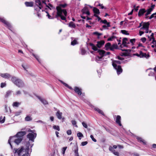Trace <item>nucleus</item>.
<instances>
[{
  "label": "nucleus",
  "mask_w": 156,
  "mask_h": 156,
  "mask_svg": "<svg viewBox=\"0 0 156 156\" xmlns=\"http://www.w3.org/2000/svg\"><path fill=\"white\" fill-rule=\"evenodd\" d=\"M12 81L17 86L19 87H21L24 86V83L20 79L16 77L13 76L11 78Z\"/></svg>",
  "instance_id": "f257e3e1"
},
{
  "label": "nucleus",
  "mask_w": 156,
  "mask_h": 156,
  "mask_svg": "<svg viewBox=\"0 0 156 156\" xmlns=\"http://www.w3.org/2000/svg\"><path fill=\"white\" fill-rule=\"evenodd\" d=\"M37 136V134L34 133V134L32 133H29L27 136V138H29L30 140L32 141H34L35 138Z\"/></svg>",
  "instance_id": "f03ea898"
},
{
  "label": "nucleus",
  "mask_w": 156,
  "mask_h": 156,
  "mask_svg": "<svg viewBox=\"0 0 156 156\" xmlns=\"http://www.w3.org/2000/svg\"><path fill=\"white\" fill-rule=\"evenodd\" d=\"M14 150L15 151V153H17L18 156H20L21 153H22L25 151V149H24L23 147L22 146L20 149L14 148Z\"/></svg>",
  "instance_id": "7ed1b4c3"
},
{
  "label": "nucleus",
  "mask_w": 156,
  "mask_h": 156,
  "mask_svg": "<svg viewBox=\"0 0 156 156\" xmlns=\"http://www.w3.org/2000/svg\"><path fill=\"white\" fill-rule=\"evenodd\" d=\"M56 9L57 10V14L55 16V18H58V16H61V15L62 14L63 9H62L60 8L59 7H56Z\"/></svg>",
  "instance_id": "20e7f679"
},
{
  "label": "nucleus",
  "mask_w": 156,
  "mask_h": 156,
  "mask_svg": "<svg viewBox=\"0 0 156 156\" xmlns=\"http://www.w3.org/2000/svg\"><path fill=\"white\" fill-rule=\"evenodd\" d=\"M16 137V136H15V135L13 136H10L8 140V143L10 144L12 149V146L11 144V142H12L15 143V139Z\"/></svg>",
  "instance_id": "39448f33"
},
{
  "label": "nucleus",
  "mask_w": 156,
  "mask_h": 156,
  "mask_svg": "<svg viewBox=\"0 0 156 156\" xmlns=\"http://www.w3.org/2000/svg\"><path fill=\"white\" fill-rule=\"evenodd\" d=\"M26 133L25 131H20L15 135V136H16V137L21 138L23 139V137L26 135Z\"/></svg>",
  "instance_id": "423d86ee"
},
{
  "label": "nucleus",
  "mask_w": 156,
  "mask_h": 156,
  "mask_svg": "<svg viewBox=\"0 0 156 156\" xmlns=\"http://www.w3.org/2000/svg\"><path fill=\"white\" fill-rule=\"evenodd\" d=\"M75 92L78 95H81L82 94V89L77 87H75L73 89Z\"/></svg>",
  "instance_id": "0eeeda50"
},
{
  "label": "nucleus",
  "mask_w": 156,
  "mask_h": 156,
  "mask_svg": "<svg viewBox=\"0 0 156 156\" xmlns=\"http://www.w3.org/2000/svg\"><path fill=\"white\" fill-rule=\"evenodd\" d=\"M109 150L113 153L115 155L117 156H120V154L119 153L115 151L113 149V148L112 147L110 146L109 147Z\"/></svg>",
  "instance_id": "6e6552de"
},
{
  "label": "nucleus",
  "mask_w": 156,
  "mask_h": 156,
  "mask_svg": "<svg viewBox=\"0 0 156 156\" xmlns=\"http://www.w3.org/2000/svg\"><path fill=\"white\" fill-rule=\"evenodd\" d=\"M121 117L119 115H118L116 116L115 122L116 123L119 125L120 126H121L122 125L121 122Z\"/></svg>",
  "instance_id": "1a4fd4ad"
},
{
  "label": "nucleus",
  "mask_w": 156,
  "mask_h": 156,
  "mask_svg": "<svg viewBox=\"0 0 156 156\" xmlns=\"http://www.w3.org/2000/svg\"><path fill=\"white\" fill-rule=\"evenodd\" d=\"M146 12L145 9H141L139 10L138 13V16L139 17L142 16Z\"/></svg>",
  "instance_id": "9d476101"
},
{
  "label": "nucleus",
  "mask_w": 156,
  "mask_h": 156,
  "mask_svg": "<svg viewBox=\"0 0 156 156\" xmlns=\"http://www.w3.org/2000/svg\"><path fill=\"white\" fill-rule=\"evenodd\" d=\"M150 24L149 22L144 23L142 27L140 28V30L149 29Z\"/></svg>",
  "instance_id": "9b49d317"
},
{
  "label": "nucleus",
  "mask_w": 156,
  "mask_h": 156,
  "mask_svg": "<svg viewBox=\"0 0 156 156\" xmlns=\"http://www.w3.org/2000/svg\"><path fill=\"white\" fill-rule=\"evenodd\" d=\"M35 4L40 9H41L43 8V6L40 0H36L35 1Z\"/></svg>",
  "instance_id": "f8f14e48"
},
{
  "label": "nucleus",
  "mask_w": 156,
  "mask_h": 156,
  "mask_svg": "<svg viewBox=\"0 0 156 156\" xmlns=\"http://www.w3.org/2000/svg\"><path fill=\"white\" fill-rule=\"evenodd\" d=\"M117 71V73L118 75L120 74L122 72V69L120 65L117 66L115 68H114Z\"/></svg>",
  "instance_id": "ddd939ff"
},
{
  "label": "nucleus",
  "mask_w": 156,
  "mask_h": 156,
  "mask_svg": "<svg viewBox=\"0 0 156 156\" xmlns=\"http://www.w3.org/2000/svg\"><path fill=\"white\" fill-rule=\"evenodd\" d=\"M105 42L104 40H101L97 42L96 46L98 48H100L103 45H104Z\"/></svg>",
  "instance_id": "4468645a"
},
{
  "label": "nucleus",
  "mask_w": 156,
  "mask_h": 156,
  "mask_svg": "<svg viewBox=\"0 0 156 156\" xmlns=\"http://www.w3.org/2000/svg\"><path fill=\"white\" fill-rule=\"evenodd\" d=\"M121 62L120 61L118 60H114L112 62V65L114 68H115L117 67V64H120Z\"/></svg>",
  "instance_id": "2eb2a0df"
},
{
  "label": "nucleus",
  "mask_w": 156,
  "mask_h": 156,
  "mask_svg": "<svg viewBox=\"0 0 156 156\" xmlns=\"http://www.w3.org/2000/svg\"><path fill=\"white\" fill-rule=\"evenodd\" d=\"M115 49H119L118 46L117 44H113L112 45H111L110 50L114 51Z\"/></svg>",
  "instance_id": "dca6fc26"
},
{
  "label": "nucleus",
  "mask_w": 156,
  "mask_h": 156,
  "mask_svg": "<svg viewBox=\"0 0 156 156\" xmlns=\"http://www.w3.org/2000/svg\"><path fill=\"white\" fill-rule=\"evenodd\" d=\"M111 47V43L109 42H108L105 44L104 47V49L106 51L108 50L109 49L110 50Z\"/></svg>",
  "instance_id": "f3484780"
},
{
  "label": "nucleus",
  "mask_w": 156,
  "mask_h": 156,
  "mask_svg": "<svg viewBox=\"0 0 156 156\" xmlns=\"http://www.w3.org/2000/svg\"><path fill=\"white\" fill-rule=\"evenodd\" d=\"M136 138L138 142L143 143L144 145L146 144V142L141 137L137 136L136 137Z\"/></svg>",
  "instance_id": "a211bd4d"
},
{
  "label": "nucleus",
  "mask_w": 156,
  "mask_h": 156,
  "mask_svg": "<svg viewBox=\"0 0 156 156\" xmlns=\"http://www.w3.org/2000/svg\"><path fill=\"white\" fill-rule=\"evenodd\" d=\"M25 5L27 7H32L33 6L34 3L32 2H25Z\"/></svg>",
  "instance_id": "6ab92c4d"
},
{
  "label": "nucleus",
  "mask_w": 156,
  "mask_h": 156,
  "mask_svg": "<svg viewBox=\"0 0 156 156\" xmlns=\"http://www.w3.org/2000/svg\"><path fill=\"white\" fill-rule=\"evenodd\" d=\"M37 97L45 105L48 104L47 101L45 99L42 98L39 96H37Z\"/></svg>",
  "instance_id": "aec40b11"
},
{
  "label": "nucleus",
  "mask_w": 156,
  "mask_h": 156,
  "mask_svg": "<svg viewBox=\"0 0 156 156\" xmlns=\"http://www.w3.org/2000/svg\"><path fill=\"white\" fill-rule=\"evenodd\" d=\"M94 110L95 111L98 112L99 114H101L104 116L105 115V114H104L103 111L101 110V109H99L97 107L95 108H94Z\"/></svg>",
  "instance_id": "412c9836"
},
{
  "label": "nucleus",
  "mask_w": 156,
  "mask_h": 156,
  "mask_svg": "<svg viewBox=\"0 0 156 156\" xmlns=\"http://www.w3.org/2000/svg\"><path fill=\"white\" fill-rule=\"evenodd\" d=\"M92 47V49L94 50L95 51H98V49L94 45L93 43H90L89 44Z\"/></svg>",
  "instance_id": "4be33fe9"
},
{
  "label": "nucleus",
  "mask_w": 156,
  "mask_h": 156,
  "mask_svg": "<svg viewBox=\"0 0 156 156\" xmlns=\"http://www.w3.org/2000/svg\"><path fill=\"white\" fill-rule=\"evenodd\" d=\"M0 22H2L8 26L10 25L9 23L3 18L0 17Z\"/></svg>",
  "instance_id": "5701e85b"
},
{
  "label": "nucleus",
  "mask_w": 156,
  "mask_h": 156,
  "mask_svg": "<svg viewBox=\"0 0 156 156\" xmlns=\"http://www.w3.org/2000/svg\"><path fill=\"white\" fill-rule=\"evenodd\" d=\"M1 76L2 77L6 79L9 78L11 76L10 75L7 73L1 74Z\"/></svg>",
  "instance_id": "b1692460"
},
{
  "label": "nucleus",
  "mask_w": 156,
  "mask_h": 156,
  "mask_svg": "<svg viewBox=\"0 0 156 156\" xmlns=\"http://www.w3.org/2000/svg\"><path fill=\"white\" fill-rule=\"evenodd\" d=\"M12 91L10 90H9L7 91L6 92V94L5 95V98H8L11 95V94L12 92Z\"/></svg>",
  "instance_id": "393cba45"
},
{
  "label": "nucleus",
  "mask_w": 156,
  "mask_h": 156,
  "mask_svg": "<svg viewBox=\"0 0 156 156\" xmlns=\"http://www.w3.org/2000/svg\"><path fill=\"white\" fill-rule=\"evenodd\" d=\"M94 13L95 14L99 15L100 14V12L98 9L96 7H94L93 9Z\"/></svg>",
  "instance_id": "a878e982"
},
{
  "label": "nucleus",
  "mask_w": 156,
  "mask_h": 156,
  "mask_svg": "<svg viewBox=\"0 0 156 156\" xmlns=\"http://www.w3.org/2000/svg\"><path fill=\"white\" fill-rule=\"evenodd\" d=\"M15 139V143L18 145L20 143L22 140V139L21 138L17 137Z\"/></svg>",
  "instance_id": "bb28decb"
},
{
  "label": "nucleus",
  "mask_w": 156,
  "mask_h": 156,
  "mask_svg": "<svg viewBox=\"0 0 156 156\" xmlns=\"http://www.w3.org/2000/svg\"><path fill=\"white\" fill-rule=\"evenodd\" d=\"M127 41H128V39L127 38L125 37L123 38L122 41V44L124 47H127V45H126L127 42H126Z\"/></svg>",
  "instance_id": "cd10ccee"
},
{
  "label": "nucleus",
  "mask_w": 156,
  "mask_h": 156,
  "mask_svg": "<svg viewBox=\"0 0 156 156\" xmlns=\"http://www.w3.org/2000/svg\"><path fill=\"white\" fill-rule=\"evenodd\" d=\"M150 56L149 54L147 55L146 53H143L142 52V53L141 54V55L140 56V58H144L145 57L147 58H148Z\"/></svg>",
  "instance_id": "c85d7f7f"
},
{
  "label": "nucleus",
  "mask_w": 156,
  "mask_h": 156,
  "mask_svg": "<svg viewBox=\"0 0 156 156\" xmlns=\"http://www.w3.org/2000/svg\"><path fill=\"white\" fill-rule=\"evenodd\" d=\"M29 146L25 150V154H23L22 156H28L29 154L28 151H29Z\"/></svg>",
  "instance_id": "c756f323"
},
{
  "label": "nucleus",
  "mask_w": 156,
  "mask_h": 156,
  "mask_svg": "<svg viewBox=\"0 0 156 156\" xmlns=\"http://www.w3.org/2000/svg\"><path fill=\"white\" fill-rule=\"evenodd\" d=\"M62 115V113L60 112L59 111H58L57 112L56 115L58 119H61Z\"/></svg>",
  "instance_id": "7c9ffc66"
},
{
  "label": "nucleus",
  "mask_w": 156,
  "mask_h": 156,
  "mask_svg": "<svg viewBox=\"0 0 156 156\" xmlns=\"http://www.w3.org/2000/svg\"><path fill=\"white\" fill-rule=\"evenodd\" d=\"M98 52L99 53V54L101 56L103 55V56H105V54L106 52L105 51L100 49L98 50Z\"/></svg>",
  "instance_id": "2f4dec72"
},
{
  "label": "nucleus",
  "mask_w": 156,
  "mask_h": 156,
  "mask_svg": "<svg viewBox=\"0 0 156 156\" xmlns=\"http://www.w3.org/2000/svg\"><path fill=\"white\" fill-rule=\"evenodd\" d=\"M69 26L70 27H73V28H75L76 27L75 24L73 22H70L69 24Z\"/></svg>",
  "instance_id": "473e14b6"
},
{
  "label": "nucleus",
  "mask_w": 156,
  "mask_h": 156,
  "mask_svg": "<svg viewBox=\"0 0 156 156\" xmlns=\"http://www.w3.org/2000/svg\"><path fill=\"white\" fill-rule=\"evenodd\" d=\"M147 13L145 14V15L146 16L145 18L146 19H147L148 18V16H147L150 14L151 13V12L152 11L151 9H148L147 10Z\"/></svg>",
  "instance_id": "72a5a7b5"
},
{
  "label": "nucleus",
  "mask_w": 156,
  "mask_h": 156,
  "mask_svg": "<svg viewBox=\"0 0 156 156\" xmlns=\"http://www.w3.org/2000/svg\"><path fill=\"white\" fill-rule=\"evenodd\" d=\"M67 6V4L66 3L64 4H60L59 5L57 6V7H59L60 8H65Z\"/></svg>",
  "instance_id": "f704fd0d"
},
{
  "label": "nucleus",
  "mask_w": 156,
  "mask_h": 156,
  "mask_svg": "<svg viewBox=\"0 0 156 156\" xmlns=\"http://www.w3.org/2000/svg\"><path fill=\"white\" fill-rule=\"evenodd\" d=\"M20 104V103L17 102H15L13 103L12 104V106L13 107H18L19 106Z\"/></svg>",
  "instance_id": "c9c22d12"
},
{
  "label": "nucleus",
  "mask_w": 156,
  "mask_h": 156,
  "mask_svg": "<svg viewBox=\"0 0 156 156\" xmlns=\"http://www.w3.org/2000/svg\"><path fill=\"white\" fill-rule=\"evenodd\" d=\"M78 148L77 146L76 147V149H75L74 151V152L75 153V156H76L77 155H79L78 152Z\"/></svg>",
  "instance_id": "e433bc0d"
},
{
  "label": "nucleus",
  "mask_w": 156,
  "mask_h": 156,
  "mask_svg": "<svg viewBox=\"0 0 156 156\" xmlns=\"http://www.w3.org/2000/svg\"><path fill=\"white\" fill-rule=\"evenodd\" d=\"M32 55L36 58L38 62H40V60L38 55L34 54V53L32 54Z\"/></svg>",
  "instance_id": "4c0bfd02"
},
{
  "label": "nucleus",
  "mask_w": 156,
  "mask_h": 156,
  "mask_svg": "<svg viewBox=\"0 0 156 156\" xmlns=\"http://www.w3.org/2000/svg\"><path fill=\"white\" fill-rule=\"evenodd\" d=\"M22 66L25 70H26L27 71V69L29 68V66H28L27 65H24L23 64L22 65Z\"/></svg>",
  "instance_id": "58836bf2"
},
{
  "label": "nucleus",
  "mask_w": 156,
  "mask_h": 156,
  "mask_svg": "<svg viewBox=\"0 0 156 156\" xmlns=\"http://www.w3.org/2000/svg\"><path fill=\"white\" fill-rule=\"evenodd\" d=\"M121 32L123 34L129 35V34L128 33V31L125 30H121Z\"/></svg>",
  "instance_id": "ea45409f"
},
{
  "label": "nucleus",
  "mask_w": 156,
  "mask_h": 156,
  "mask_svg": "<svg viewBox=\"0 0 156 156\" xmlns=\"http://www.w3.org/2000/svg\"><path fill=\"white\" fill-rule=\"evenodd\" d=\"M81 54L82 55H84L86 53L85 50L83 48H82L81 49Z\"/></svg>",
  "instance_id": "a19ab883"
},
{
  "label": "nucleus",
  "mask_w": 156,
  "mask_h": 156,
  "mask_svg": "<svg viewBox=\"0 0 156 156\" xmlns=\"http://www.w3.org/2000/svg\"><path fill=\"white\" fill-rule=\"evenodd\" d=\"M116 37L114 36H112L111 37L108 38V39L107 41H112L114 38H116Z\"/></svg>",
  "instance_id": "79ce46f5"
},
{
  "label": "nucleus",
  "mask_w": 156,
  "mask_h": 156,
  "mask_svg": "<svg viewBox=\"0 0 156 156\" xmlns=\"http://www.w3.org/2000/svg\"><path fill=\"white\" fill-rule=\"evenodd\" d=\"M88 8L87 7H84L83 9L82 10V12L83 14H84L86 12H87V10H88Z\"/></svg>",
  "instance_id": "37998d69"
},
{
  "label": "nucleus",
  "mask_w": 156,
  "mask_h": 156,
  "mask_svg": "<svg viewBox=\"0 0 156 156\" xmlns=\"http://www.w3.org/2000/svg\"><path fill=\"white\" fill-rule=\"evenodd\" d=\"M32 119V118L30 116H27L25 118V120L27 121L31 120Z\"/></svg>",
  "instance_id": "c03bdc74"
},
{
  "label": "nucleus",
  "mask_w": 156,
  "mask_h": 156,
  "mask_svg": "<svg viewBox=\"0 0 156 156\" xmlns=\"http://www.w3.org/2000/svg\"><path fill=\"white\" fill-rule=\"evenodd\" d=\"M77 41L76 39H74L71 42V44L73 45H74L77 44Z\"/></svg>",
  "instance_id": "a18cd8bd"
},
{
  "label": "nucleus",
  "mask_w": 156,
  "mask_h": 156,
  "mask_svg": "<svg viewBox=\"0 0 156 156\" xmlns=\"http://www.w3.org/2000/svg\"><path fill=\"white\" fill-rule=\"evenodd\" d=\"M77 135L78 137H79L80 139L81 138L80 137H83V134L82 133L80 132H79L77 134Z\"/></svg>",
  "instance_id": "49530a36"
},
{
  "label": "nucleus",
  "mask_w": 156,
  "mask_h": 156,
  "mask_svg": "<svg viewBox=\"0 0 156 156\" xmlns=\"http://www.w3.org/2000/svg\"><path fill=\"white\" fill-rule=\"evenodd\" d=\"M63 84L66 87L68 88L70 90H72L73 89V88L70 86H69L68 84L64 83H63Z\"/></svg>",
  "instance_id": "de8ad7c7"
},
{
  "label": "nucleus",
  "mask_w": 156,
  "mask_h": 156,
  "mask_svg": "<svg viewBox=\"0 0 156 156\" xmlns=\"http://www.w3.org/2000/svg\"><path fill=\"white\" fill-rule=\"evenodd\" d=\"M106 25H104L102 26V27L104 29L107 28L108 27H109L111 26L110 23H108L107 24H106Z\"/></svg>",
  "instance_id": "09e8293b"
},
{
  "label": "nucleus",
  "mask_w": 156,
  "mask_h": 156,
  "mask_svg": "<svg viewBox=\"0 0 156 156\" xmlns=\"http://www.w3.org/2000/svg\"><path fill=\"white\" fill-rule=\"evenodd\" d=\"M53 128L54 129L57 130L58 131H60V129L59 127L58 126L54 125L53 126Z\"/></svg>",
  "instance_id": "8fccbe9b"
},
{
  "label": "nucleus",
  "mask_w": 156,
  "mask_h": 156,
  "mask_svg": "<svg viewBox=\"0 0 156 156\" xmlns=\"http://www.w3.org/2000/svg\"><path fill=\"white\" fill-rule=\"evenodd\" d=\"M2 116H1L0 117V123H3L5 121V117L4 116L3 119H2Z\"/></svg>",
  "instance_id": "3c124183"
},
{
  "label": "nucleus",
  "mask_w": 156,
  "mask_h": 156,
  "mask_svg": "<svg viewBox=\"0 0 156 156\" xmlns=\"http://www.w3.org/2000/svg\"><path fill=\"white\" fill-rule=\"evenodd\" d=\"M156 12L152 14L151 16L149 17V19H151L153 17H155L156 18Z\"/></svg>",
  "instance_id": "603ef678"
},
{
  "label": "nucleus",
  "mask_w": 156,
  "mask_h": 156,
  "mask_svg": "<svg viewBox=\"0 0 156 156\" xmlns=\"http://www.w3.org/2000/svg\"><path fill=\"white\" fill-rule=\"evenodd\" d=\"M98 6H100L101 8V9H106V7H104V6L102 4H101L99 3L98 5H96L97 7H98Z\"/></svg>",
  "instance_id": "864d4df0"
},
{
  "label": "nucleus",
  "mask_w": 156,
  "mask_h": 156,
  "mask_svg": "<svg viewBox=\"0 0 156 156\" xmlns=\"http://www.w3.org/2000/svg\"><path fill=\"white\" fill-rule=\"evenodd\" d=\"M136 39L135 38L131 39L130 40V42L132 44V45H133L135 42Z\"/></svg>",
  "instance_id": "5fc2aeb1"
},
{
  "label": "nucleus",
  "mask_w": 156,
  "mask_h": 156,
  "mask_svg": "<svg viewBox=\"0 0 156 156\" xmlns=\"http://www.w3.org/2000/svg\"><path fill=\"white\" fill-rule=\"evenodd\" d=\"M101 23H102L104 24H107L108 23H110L109 22H108L107 21V20L105 19L104 20H101V21H100Z\"/></svg>",
  "instance_id": "6e6d98bb"
},
{
  "label": "nucleus",
  "mask_w": 156,
  "mask_h": 156,
  "mask_svg": "<svg viewBox=\"0 0 156 156\" xmlns=\"http://www.w3.org/2000/svg\"><path fill=\"white\" fill-rule=\"evenodd\" d=\"M93 34L94 35H96L98 36L99 37L101 35H102V33H99L97 32H95L93 33Z\"/></svg>",
  "instance_id": "4d7b16f0"
},
{
  "label": "nucleus",
  "mask_w": 156,
  "mask_h": 156,
  "mask_svg": "<svg viewBox=\"0 0 156 156\" xmlns=\"http://www.w3.org/2000/svg\"><path fill=\"white\" fill-rule=\"evenodd\" d=\"M142 53V51H140V54H138V53H135L134 54V55L137 56V57H140V55H141V54Z\"/></svg>",
  "instance_id": "13d9d810"
},
{
  "label": "nucleus",
  "mask_w": 156,
  "mask_h": 156,
  "mask_svg": "<svg viewBox=\"0 0 156 156\" xmlns=\"http://www.w3.org/2000/svg\"><path fill=\"white\" fill-rule=\"evenodd\" d=\"M82 124L83 126V127H85L86 128H87V127H88L86 123H85L84 122H82Z\"/></svg>",
  "instance_id": "bf43d9fd"
},
{
  "label": "nucleus",
  "mask_w": 156,
  "mask_h": 156,
  "mask_svg": "<svg viewBox=\"0 0 156 156\" xmlns=\"http://www.w3.org/2000/svg\"><path fill=\"white\" fill-rule=\"evenodd\" d=\"M90 137L91 138V139H92V140L94 141V142H96L97 141V140L96 139H95L94 136H93V135H91L90 136Z\"/></svg>",
  "instance_id": "052dcab7"
},
{
  "label": "nucleus",
  "mask_w": 156,
  "mask_h": 156,
  "mask_svg": "<svg viewBox=\"0 0 156 156\" xmlns=\"http://www.w3.org/2000/svg\"><path fill=\"white\" fill-rule=\"evenodd\" d=\"M123 55H124V56H129V53L127 52H123Z\"/></svg>",
  "instance_id": "680f3d73"
},
{
  "label": "nucleus",
  "mask_w": 156,
  "mask_h": 156,
  "mask_svg": "<svg viewBox=\"0 0 156 156\" xmlns=\"http://www.w3.org/2000/svg\"><path fill=\"white\" fill-rule=\"evenodd\" d=\"M58 17H60L61 19L62 20H66V17L65 16H63L62 15V14L61 15V16H58Z\"/></svg>",
  "instance_id": "e2e57ef3"
},
{
  "label": "nucleus",
  "mask_w": 156,
  "mask_h": 156,
  "mask_svg": "<svg viewBox=\"0 0 156 156\" xmlns=\"http://www.w3.org/2000/svg\"><path fill=\"white\" fill-rule=\"evenodd\" d=\"M67 147H63L62 149V154H65V151L67 149Z\"/></svg>",
  "instance_id": "0e129e2a"
},
{
  "label": "nucleus",
  "mask_w": 156,
  "mask_h": 156,
  "mask_svg": "<svg viewBox=\"0 0 156 156\" xmlns=\"http://www.w3.org/2000/svg\"><path fill=\"white\" fill-rule=\"evenodd\" d=\"M88 143L87 141H84L83 142L81 143V144L82 146H84L86 145H87Z\"/></svg>",
  "instance_id": "69168bd1"
},
{
  "label": "nucleus",
  "mask_w": 156,
  "mask_h": 156,
  "mask_svg": "<svg viewBox=\"0 0 156 156\" xmlns=\"http://www.w3.org/2000/svg\"><path fill=\"white\" fill-rule=\"evenodd\" d=\"M146 38L145 37H142L140 39V40L143 43H144L146 41Z\"/></svg>",
  "instance_id": "338daca9"
},
{
  "label": "nucleus",
  "mask_w": 156,
  "mask_h": 156,
  "mask_svg": "<svg viewBox=\"0 0 156 156\" xmlns=\"http://www.w3.org/2000/svg\"><path fill=\"white\" fill-rule=\"evenodd\" d=\"M62 12L63 13L65 16H66L67 12L66 9H63Z\"/></svg>",
  "instance_id": "774afa93"
}]
</instances>
